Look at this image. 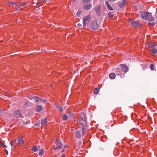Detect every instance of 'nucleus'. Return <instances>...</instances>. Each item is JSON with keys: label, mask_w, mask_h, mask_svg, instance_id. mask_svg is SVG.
Instances as JSON below:
<instances>
[{"label": "nucleus", "mask_w": 157, "mask_h": 157, "mask_svg": "<svg viewBox=\"0 0 157 157\" xmlns=\"http://www.w3.org/2000/svg\"><path fill=\"white\" fill-rule=\"evenodd\" d=\"M141 16L142 19L147 20L150 21H154V18L152 17L151 14L146 12H143L141 13Z\"/></svg>", "instance_id": "nucleus-1"}, {"label": "nucleus", "mask_w": 157, "mask_h": 157, "mask_svg": "<svg viewBox=\"0 0 157 157\" xmlns=\"http://www.w3.org/2000/svg\"><path fill=\"white\" fill-rule=\"evenodd\" d=\"M86 120V117L85 114L84 113H81L80 115V120L79 121L80 124L84 127H87V124Z\"/></svg>", "instance_id": "nucleus-2"}, {"label": "nucleus", "mask_w": 157, "mask_h": 157, "mask_svg": "<svg viewBox=\"0 0 157 157\" xmlns=\"http://www.w3.org/2000/svg\"><path fill=\"white\" fill-rule=\"evenodd\" d=\"M90 27L93 29L96 30L98 28V25L97 23V21H91L90 23Z\"/></svg>", "instance_id": "nucleus-3"}, {"label": "nucleus", "mask_w": 157, "mask_h": 157, "mask_svg": "<svg viewBox=\"0 0 157 157\" xmlns=\"http://www.w3.org/2000/svg\"><path fill=\"white\" fill-rule=\"evenodd\" d=\"M90 19V16L89 15L86 16L83 18V24L84 27H85L86 25H88Z\"/></svg>", "instance_id": "nucleus-4"}, {"label": "nucleus", "mask_w": 157, "mask_h": 157, "mask_svg": "<svg viewBox=\"0 0 157 157\" xmlns=\"http://www.w3.org/2000/svg\"><path fill=\"white\" fill-rule=\"evenodd\" d=\"M56 147L54 148V150H56L57 149H61L62 147V145L60 142L59 140L58 139H56Z\"/></svg>", "instance_id": "nucleus-5"}, {"label": "nucleus", "mask_w": 157, "mask_h": 157, "mask_svg": "<svg viewBox=\"0 0 157 157\" xmlns=\"http://www.w3.org/2000/svg\"><path fill=\"white\" fill-rule=\"evenodd\" d=\"M119 66L122 70V71L123 73H124L127 72L128 70V68L126 65L122 64L120 65Z\"/></svg>", "instance_id": "nucleus-6"}, {"label": "nucleus", "mask_w": 157, "mask_h": 157, "mask_svg": "<svg viewBox=\"0 0 157 157\" xmlns=\"http://www.w3.org/2000/svg\"><path fill=\"white\" fill-rule=\"evenodd\" d=\"M47 121L46 118H44L41 120V128H42L44 127L45 128V126L47 124Z\"/></svg>", "instance_id": "nucleus-7"}, {"label": "nucleus", "mask_w": 157, "mask_h": 157, "mask_svg": "<svg viewBox=\"0 0 157 157\" xmlns=\"http://www.w3.org/2000/svg\"><path fill=\"white\" fill-rule=\"evenodd\" d=\"M131 25L135 27H140L141 26L140 24L139 23L136 21H132L131 22Z\"/></svg>", "instance_id": "nucleus-8"}, {"label": "nucleus", "mask_w": 157, "mask_h": 157, "mask_svg": "<svg viewBox=\"0 0 157 157\" xmlns=\"http://www.w3.org/2000/svg\"><path fill=\"white\" fill-rule=\"evenodd\" d=\"M150 51L151 54L152 56H154L155 54H157V48H152L150 50Z\"/></svg>", "instance_id": "nucleus-9"}, {"label": "nucleus", "mask_w": 157, "mask_h": 157, "mask_svg": "<svg viewBox=\"0 0 157 157\" xmlns=\"http://www.w3.org/2000/svg\"><path fill=\"white\" fill-rule=\"evenodd\" d=\"M116 74L117 75H120L123 74V72L122 71V70L120 67L119 66L118 67V68L117 69L116 71Z\"/></svg>", "instance_id": "nucleus-10"}, {"label": "nucleus", "mask_w": 157, "mask_h": 157, "mask_svg": "<svg viewBox=\"0 0 157 157\" xmlns=\"http://www.w3.org/2000/svg\"><path fill=\"white\" fill-rule=\"evenodd\" d=\"M22 115V114L21 113L20 111L17 110L14 112V116L16 117H21Z\"/></svg>", "instance_id": "nucleus-11"}, {"label": "nucleus", "mask_w": 157, "mask_h": 157, "mask_svg": "<svg viewBox=\"0 0 157 157\" xmlns=\"http://www.w3.org/2000/svg\"><path fill=\"white\" fill-rule=\"evenodd\" d=\"M92 7L91 5L90 4H86L83 6V8L85 10H90Z\"/></svg>", "instance_id": "nucleus-12"}, {"label": "nucleus", "mask_w": 157, "mask_h": 157, "mask_svg": "<svg viewBox=\"0 0 157 157\" xmlns=\"http://www.w3.org/2000/svg\"><path fill=\"white\" fill-rule=\"evenodd\" d=\"M75 136L76 138H80L81 137V135L79 131H77L75 132Z\"/></svg>", "instance_id": "nucleus-13"}, {"label": "nucleus", "mask_w": 157, "mask_h": 157, "mask_svg": "<svg viewBox=\"0 0 157 157\" xmlns=\"http://www.w3.org/2000/svg\"><path fill=\"white\" fill-rule=\"evenodd\" d=\"M43 110L42 107L40 105H38L36 108V110L38 112H40Z\"/></svg>", "instance_id": "nucleus-14"}, {"label": "nucleus", "mask_w": 157, "mask_h": 157, "mask_svg": "<svg viewBox=\"0 0 157 157\" xmlns=\"http://www.w3.org/2000/svg\"><path fill=\"white\" fill-rule=\"evenodd\" d=\"M115 74L114 73H110L109 75V78L111 79H114L115 77Z\"/></svg>", "instance_id": "nucleus-15"}, {"label": "nucleus", "mask_w": 157, "mask_h": 157, "mask_svg": "<svg viewBox=\"0 0 157 157\" xmlns=\"http://www.w3.org/2000/svg\"><path fill=\"white\" fill-rule=\"evenodd\" d=\"M105 3L107 5V7H108L109 10H113V9L111 7V6L109 4V3L107 1H106Z\"/></svg>", "instance_id": "nucleus-16"}, {"label": "nucleus", "mask_w": 157, "mask_h": 157, "mask_svg": "<svg viewBox=\"0 0 157 157\" xmlns=\"http://www.w3.org/2000/svg\"><path fill=\"white\" fill-rule=\"evenodd\" d=\"M18 143L20 145H23L24 144V141L23 140L21 139H19L18 141Z\"/></svg>", "instance_id": "nucleus-17"}, {"label": "nucleus", "mask_w": 157, "mask_h": 157, "mask_svg": "<svg viewBox=\"0 0 157 157\" xmlns=\"http://www.w3.org/2000/svg\"><path fill=\"white\" fill-rule=\"evenodd\" d=\"M44 153V151L42 148L40 149L39 153V155L40 156H42Z\"/></svg>", "instance_id": "nucleus-18"}, {"label": "nucleus", "mask_w": 157, "mask_h": 157, "mask_svg": "<svg viewBox=\"0 0 157 157\" xmlns=\"http://www.w3.org/2000/svg\"><path fill=\"white\" fill-rule=\"evenodd\" d=\"M57 108L59 109L60 111H62L63 110L62 107L59 104H58L56 105Z\"/></svg>", "instance_id": "nucleus-19"}, {"label": "nucleus", "mask_w": 157, "mask_h": 157, "mask_svg": "<svg viewBox=\"0 0 157 157\" xmlns=\"http://www.w3.org/2000/svg\"><path fill=\"white\" fill-rule=\"evenodd\" d=\"M32 150H33V151H35V152L36 151H37V147L36 146H33V147Z\"/></svg>", "instance_id": "nucleus-20"}, {"label": "nucleus", "mask_w": 157, "mask_h": 157, "mask_svg": "<svg viewBox=\"0 0 157 157\" xmlns=\"http://www.w3.org/2000/svg\"><path fill=\"white\" fill-rule=\"evenodd\" d=\"M67 117L66 114H64L63 115L62 119L63 120H64V121L66 120L67 119Z\"/></svg>", "instance_id": "nucleus-21"}, {"label": "nucleus", "mask_w": 157, "mask_h": 157, "mask_svg": "<svg viewBox=\"0 0 157 157\" xmlns=\"http://www.w3.org/2000/svg\"><path fill=\"white\" fill-rule=\"evenodd\" d=\"M99 92V90L97 88H96L94 90V93L95 94H97Z\"/></svg>", "instance_id": "nucleus-22"}, {"label": "nucleus", "mask_w": 157, "mask_h": 157, "mask_svg": "<svg viewBox=\"0 0 157 157\" xmlns=\"http://www.w3.org/2000/svg\"><path fill=\"white\" fill-rule=\"evenodd\" d=\"M156 46V44L155 43H151L149 44V46L153 48Z\"/></svg>", "instance_id": "nucleus-23"}, {"label": "nucleus", "mask_w": 157, "mask_h": 157, "mask_svg": "<svg viewBox=\"0 0 157 157\" xmlns=\"http://www.w3.org/2000/svg\"><path fill=\"white\" fill-rule=\"evenodd\" d=\"M69 117L70 118H73L74 117V116L73 115V114L71 113L70 112H69Z\"/></svg>", "instance_id": "nucleus-24"}, {"label": "nucleus", "mask_w": 157, "mask_h": 157, "mask_svg": "<svg viewBox=\"0 0 157 157\" xmlns=\"http://www.w3.org/2000/svg\"><path fill=\"white\" fill-rule=\"evenodd\" d=\"M35 98L36 99V101L37 102H40V98H39L37 97H35Z\"/></svg>", "instance_id": "nucleus-25"}, {"label": "nucleus", "mask_w": 157, "mask_h": 157, "mask_svg": "<svg viewBox=\"0 0 157 157\" xmlns=\"http://www.w3.org/2000/svg\"><path fill=\"white\" fill-rule=\"evenodd\" d=\"M154 65L153 64H151L150 65V68L151 70H154Z\"/></svg>", "instance_id": "nucleus-26"}, {"label": "nucleus", "mask_w": 157, "mask_h": 157, "mask_svg": "<svg viewBox=\"0 0 157 157\" xmlns=\"http://www.w3.org/2000/svg\"><path fill=\"white\" fill-rule=\"evenodd\" d=\"M14 141H11L10 142V144L12 147L14 146Z\"/></svg>", "instance_id": "nucleus-27"}, {"label": "nucleus", "mask_w": 157, "mask_h": 157, "mask_svg": "<svg viewBox=\"0 0 157 157\" xmlns=\"http://www.w3.org/2000/svg\"><path fill=\"white\" fill-rule=\"evenodd\" d=\"M15 6H16V8L17 10H20L22 9V8H21V7H19L17 5H15Z\"/></svg>", "instance_id": "nucleus-28"}, {"label": "nucleus", "mask_w": 157, "mask_h": 157, "mask_svg": "<svg viewBox=\"0 0 157 157\" xmlns=\"http://www.w3.org/2000/svg\"><path fill=\"white\" fill-rule=\"evenodd\" d=\"M40 101H43L44 102H46L47 101L46 100H43V99H42L41 98H40Z\"/></svg>", "instance_id": "nucleus-29"}, {"label": "nucleus", "mask_w": 157, "mask_h": 157, "mask_svg": "<svg viewBox=\"0 0 157 157\" xmlns=\"http://www.w3.org/2000/svg\"><path fill=\"white\" fill-rule=\"evenodd\" d=\"M108 15L110 18H112L113 17V15H112L111 13H108Z\"/></svg>", "instance_id": "nucleus-30"}, {"label": "nucleus", "mask_w": 157, "mask_h": 157, "mask_svg": "<svg viewBox=\"0 0 157 157\" xmlns=\"http://www.w3.org/2000/svg\"><path fill=\"white\" fill-rule=\"evenodd\" d=\"M126 2L125 0H123L121 3H122V4L124 5L125 3H126Z\"/></svg>", "instance_id": "nucleus-31"}, {"label": "nucleus", "mask_w": 157, "mask_h": 157, "mask_svg": "<svg viewBox=\"0 0 157 157\" xmlns=\"http://www.w3.org/2000/svg\"><path fill=\"white\" fill-rule=\"evenodd\" d=\"M123 6L124 5L123 4H122V3H121L119 4V6L121 8H122L123 7Z\"/></svg>", "instance_id": "nucleus-32"}, {"label": "nucleus", "mask_w": 157, "mask_h": 157, "mask_svg": "<svg viewBox=\"0 0 157 157\" xmlns=\"http://www.w3.org/2000/svg\"><path fill=\"white\" fill-rule=\"evenodd\" d=\"M4 144L3 142L0 141V146H2L3 147L4 146Z\"/></svg>", "instance_id": "nucleus-33"}, {"label": "nucleus", "mask_w": 157, "mask_h": 157, "mask_svg": "<svg viewBox=\"0 0 157 157\" xmlns=\"http://www.w3.org/2000/svg\"><path fill=\"white\" fill-rule=\"evenodd\" d=\"M83 1L85 2H90V0H83Z\"/></svg>", "instance_id": "nucleus-34"}, {"label": "nucleus", "mask_w": 157, "mask_h": 157, "mask_svg": "<svg viewBox=\"0 0 157 157\" xmlns=\"http://www.w3.org/2000/svg\"><path fill=\"white\" fill-rule=\"evenodd\" d=\"M82 130L83 131V132H84V131H85L86 129H85V128L83 127L82 128Z\"/></svg>", "instance_id": "nucleus-35"}, {"label": "nucleus", "mask_w": 157, "mask_h": 157, "mask_svg": "<svg viewBox=\"0 0 157 157\" xmlns=\"http://www.w3.org/2000/svg\"><path fill=\"white\" fill-rule=\"evenodd\" d=\"M10 4L11 5H13L14 4V3L13 2H10Z\"/></svg>", "instance_id": "nucleus-36"}, {"label": "nucleus", "mask_w": 157, "mask_h": 157, "mask_svg": "<svg viewBox=\"0 0 157 157\" xmlns=\"http://www.w3.org/2000/svg\"><path fill=\"white\" fill-rule=\"evenodd\" d=\"M81 13V12L80 11H78L77 13V15H78V16H79V15L80 13Z\"/></svg>", "instance_id": "nucleus-37"}, {"label": "nucleus", "mask_w": 157, "mask_h": 157, "mask_svg": "<svg viewBox=\"0 0 157 157\" xmlns=\"http://www.w3.org/2000/svg\"><path fill=\"white\" fill-rule=\"evenodd\" d=\"M78 27H80L81 26V25L80 24H78Z\"/></svg>", "instance_id": "nucleus-38"}, {"label": "nucleus", "mask_w": 157, "mask_h": 157, "mask_svg": "<svg viewBox=\"0 0 157 157\" xmlns=\"http://www.w3.org/2000/svg\"><path fill=\"white\" fill-rule=\"evenodd\" d=\"M86 133V132L85 131H84V132H83L82 133V135H85Z\"/></svg>", "instance_id": "nucleus-39"}, {"label": "nucleus", "mask_w": 157, "mask_h": 157, "mask_svg": "<svg viewBox=\"0 0 157 157\" xmlns=\"http://www.w3.org/2000/svg\"><path fill=\"white\" fill-rule=\"evenodd\" d=\"M5 151H6V155H8V152L7 150L6 149L5 150Z\"/></svg>", "instance_id": "nucleus-40"}, {"label": "nucleus", "mask_w": 157, "mask_h": 157, "mask_svg": "<svg viewBox=\"0 0 157 157\" xmlns=\"http://www.w3.org/2000/svg\"><path fill=\"white\" fill-rule=\"evenodd\" d=\"M38 125H39V124H35V126H38Z\"/></svg>", "instance_id": "nucleus-41"}, {"label": "nucleus", "mask_w": 157, "mask_h": 157, "mask_svg": "<svg viewBox=\"0 0 157 157\" xmlns=\"http://www.w3.org/2000/svg\"><path fill=\"white\" fill-rule=\"evenodd\" d=\"M7 147L6 145H4L3 147Z\"/></svg>", "instance_id": "nucleus-42"}, {"label": "nucleus", "mask_w": 157, "mask_h": 157, "mask_svg": "<svg viewBox=\"0 0 157 157\" xmlns=\"http://www.w3.org/2000/svg\"><path fill=\"white\" fill-rule=\"evenodd\" d=\"M65 157V155H64V154L62 156V157Z\"/></svg>", "instance_id": "nucleus-43"}, {"label": "nucleus", "mask_w": 157, "mask_h": 157, "mask_svg": "<svg viewBox=\"0 0 157 157\" xmlns=\"http://www.w3.org/2000/svg\"><path fill=\"white\" fill-rule=\"evenodd\" d=\"M50 86L52 88V84H51V85H50Z\"/></svg>", "instance_id": "nucleus-44"}, {"label": "nucleus", "mask_w": 157, "mask_h": 157, "mask_svg": "<svg viewBox=\"0 0 157 157\" xmlns=\"http://www.w3.org/2000/svg\"><path fill=\"white\" fill-rule=\"evenodd\" d=\"M2 109H0V113H1V112H2Z\"/></svg>", "instance_id": "nucleus-45"}, {"label": "nucleus", "mask_w": 157, "mask_h": 157, "mask_svg": "<svg viewBox=\"0 0 157 157\" xmlns=\"http://www.w3.org/2000/svg\"><path fill=\"white\" fill-rule=\"evenodd\" d=\"M64 151V149H63V150H62V152H63V151Z\"/></svg>", "instance_id": "nucleus-46"}, {"label": "nucleus", "mask_w": 157, "mask_h": 157, "mask_svg": "<svg viewBox=\"0 0 157 157\" xmlns=\"http://www.w3.org/2000/svg\"><path fill=\"white\" fill-rule=\"evenodd\" d=\"M71 131H73V129H71Z\"/></svg>", "instance_id": "nucleus-47"}, {"label": "nucleus", "mask_w": 157, "mask_h": 157, "mask_svg": "<svg viewBox=\"0 0 157 157\" xmlns=\"http://www.w3.org/2000/svg\"><path fill=\"white\" fill-rule=\"evenodd\" d=\"M74 122H76V120H74Z\"/></svg>", "instance_id": "nucleus-48"}, {"label": "nucleus", "mask_w": 157, "mask_h": 157, "mask_svg": "<svg viewBox=\"0 0 157 157\" xmlns=\"http://www.w3.org/2000/svg\"><path fill=\"white\" fill-rule=\"evenodd\" d=\"M24 5H22V6H24Z\"/></svg>", "instance_id": "nucleus-49"}, {"label": "nucleus", "mask_w": 157, "mask_h": 157, "mask_svg": "<svg viewBox=\"0 0 157 157\" xmlns=\"http://www.w3.org/2000/svg\"><path fill=\"white\" fill-rule=\"evenodd\" d=\"M67 147V146H65V147Z\"/></svg>", "instance_id": "nucleus-50"}, {"label": "nucleus", "mask_w": 157, "mask_h": 157, "mask_svg": "<svg viewBox=\"0 0 157 157\" xmlns=\"http://www.w3.org/2000/svg\"><path fill=\"white\" fill-rule=\"evenodd\" d=\"M67 147V146H65V147Z\"/></svg>", "instance_id": "nucleus-51"}, {"label": "nucleus", "mask_w": 157, "mask_h": 157, "mask_svg": "<svg viewBox=\"0 0 157 157\" xmlns=\"http://www.w3.org/2000/svg\"><path fill=\"white\" fill-rule=\"evenodd\" d=\"M95 11H97V10H96V9H95Z\"/></svg>", "instance_id": "nucleus-52"}]
</instances>
